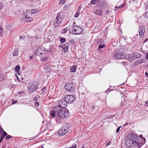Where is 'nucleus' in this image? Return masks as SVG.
<instances>
[{
  "label": "nucleus",
  "instance_id": "1",
  "mask_svg": "<svg viewBox=\"0 0 148 148\" xmlns=\"http://www.w3.org/2000/svg\"><path fill=\"white\" fill-rule=\"evenodd\" d=\"M67 103L64 99L60 100L59 106L53 107V110L50 112L49 117L54 118L58 123H60L63 119L69 117V112L65 108Z\"/></svg>",
  "mask_w": 148,
  "mask_h": 148
},
{
  "label": "nucleus",
  "instance_id": "2",
  "mask_svg": "<svg viewBox=\"0 0 148 148\" xmlns=\"http://www.w3.org/2000/svg\"><path fill=\"white\" fill-rule=\"evenodd\" d=\"M127 139L126 140L125 144L127 146L138 148H140L142 146V145L140 143L136 141L138 137L135 134H130L127 136Z\"/></svg>",
  "mask_w": 148,
  "mask_h": 148
},
{
  "label": "nucleus",
  "instance_id": "3",
  "mask_svg": "<svg viewBox=\"0 0 148 148\" xmlns=\"http://www.w3.org/2000/svg\"><path fill=\"white\" fill-rule=\"evenodd\" d=\"M46 52V50L42 46L37 47L34 51L35 55L40 56V59L43 62L47 60V56L45 54Z\"/></svg>",
  "mask_w": 148,
  "mask_h": 148
},
{
  "label": "nucleus",
  "instance_id": "4",
  "mask_svg": "<svg viewBox=\"0 0 148 148\" xmlns=\"http://www.w3.org/2000/svg\"><path fill=\"white\" fill-rule=\"evenodd\" d=\"M130 57V54H126L124 52H123L122 49H121L113 56V57L115 59L119 58L127 59Z\"/></svg>",
  "mask_w": 148,
  "mask_h": 148
},
{
  "label": "nucleus",
  "instance_id": "5",
  "mask_svg": "<svg viewBox=\"0 0 148 148\" xmlns=\"http://www.w3.org/2000/svg\"><path fill=\"white\" fill-rule=\"evenodd\" d=\"M72 32L73 34L75 35L80 34L82 32L81 27L75 25V22H74L72 25Z\"/></svg>",
  "mask_w": 148,
  "mask_h": 148
},
{
  "label": "nucleus",
  "instance_id": "6",
  "mask_svg": "<svg viewBox=\"0 0 148 148\" xmlns=\"http://www.w3.org/2000/svg\"><path fill=\"white\" fill-rule=\"evenodd\" d=\"M65 88L66 91L70 93L74 92L75 90V87L72 82L66 83L65 86Z\"/></svg>",
  "mask_w": 148,
  "mask_h": 148
},
{
  "label": "nucleus",
  "instance_id": "7",
  "mask_svg": "<svg viewBox=\"0 0 148 148\" xmlns=\"http://www.w3.org/2000/svg\"><path fill=\"white\" fill-rule=\"evenodd\" d=\"M68 132V125L67 124L63 125L58 132V134L60 136H62L66 134Z\"/></svg>",
  "mask_w": 148,
  "mask_h": 148
},
{
  "label": "nucleus",
  "instance_id": "8",
  "mask_svg": "<svg viewBox=\"0 0 148 148\" xmlns=\"http://www.w3.org/2000/svg\"><path fill=\"white\" fill-rule=\"evenodd\" d=\"M61 12L58 13L56 16V21L54 22V25L55 27H57L61 23L63 19V17L62 16Z\"/></svg>",
  "mask_w": 148,
  "mask_h": 148
},
{
  "label": "nucleus",
  "instance_id": "9",
  "mask_svg": "<svg viewBox=\"0 0 148 148\" xmlns=\"http://www.w3.org/2000/svg\"><path fill=\"white\" fill-rule=\"evenodd\" d=\"M64 99L68 103H71L75 100L74 96L72 95H68L65 96Z\"/></svg>",
  "mask_w": 148,
  "mask_h": 148
},
{
  "label": "nucleus",
  "instance_id": "10",
  "mask_svg": "<svg viewBox=\"0 0 148 148\" xmlns=\"http://www.w3.org/2000/svg\"><path fill=\"white\" fill-rule=\"evenodd\" d=\"M22 21L23 22L27 21V22H31L33 20L32 17L29 16L27 15L25 13V14H24L23 16L21 18Z\"/></svg>",
  "mask_w": 148,
  "mask_h": 148
},
{
  "label": "nucleus",
  "instance_id": "11",
  "mask_svg": "<svg viewBox=\"0 0 148 148\" xmlns=\"http://www.w3.org/2000/svg\"><path fill=\"white\" fill-rule=\"evenodd\" d=\"M37 84L36 82L32 83L30 86L28 87V90L30 92L34 91L37 88Z\"/></svg>",
  "mask_w": 148,
  "mask_h": 148
},
{
  "label": "nucleus",
  "instance_id": "12",
  "mask_svg": "<svg viewBox=\"0 0 148 148\" xmlns=\"http://www.w3.org/2000/svg\"><path fill=\"white\" fill-rule=\"evenodd\" d=\"M107 5V3L105 0L102 1L98 3L99 7L101 8L103 7H106Z\"/></svg>",
  "mask_w": 148,
  "mask_h": 148
},
{
  "label": "nucleus",
  "instance_id": "13",
  "mask_svg": "<svg viewBox=\"0 0 148 148\" xmlns=\"http://www.w3.org/2000/svg\"><path fill=\"white\" fill-rule=\"evenodd\" d=\"M93 12L96 15L101 16L102 15L103 11L100 10L96 9L94 10Z\"/></svg>",
  "mask_w": 148,
  "mask_h": 148
},
{
  "label": "nucleus",
  "instance_id": "14",
  "mask_svg": "<svg viewBox=\"0 0 148 148\" xmlns=\"http://www.w3.org/2000/svg\"><path fill=\"white\" fill-rule=\"evenodd\" d=\"M62 48L64 52H67L68 49V45L67 44H65L64 45H62Z\"/></svg>",
  "mask_w": 148,
  "mask_h": 148
},
{
  "label": "nucleus",
  "instance_id": "15",
  "mask_svg": "<svg viewBox=\"0 0 148 148\" xmlns=\"http://www.w3.org/2000/svg\"><path fill=\"white\" fill-rule=\"evenodd\" d=\"M145 32V30L144 28H141L139 31V36L140 38H141Z\"/></svg>",
  "mask_w": 148,
  "mask_h": 148
},
{
  "label": "nucleus",
  "instance_id": "16",
  "mask_svg": "<svg viewBox=\"0 0 148 148\" xmlns=\"http://www.w3.org/2000/svg\"><path fill=\"white\" fill-rule=\"evenodd\" d=\"M139 137L142 140L141 142V143H140L141 144L142 146L145 143L146 141V139L145 138L143 137L142 135H139Z\"/></svg>",
  "mask_w": 148,
  "mask_h": 148
},
{
  "label": "nucleus",
  "instance_id": "17",
  "mask_svg": "<svg viewBox=\"0 0 148 148\" xmlns=\"http://www.w3.org/2000/svg\"><path fill=\"white\" fill-rule=\"evenodd\" d=\"M77 68V66H73L70 68V71L71 72H75Z\"/></svg>",
  "mask_w": 148,
  "mask_h": 148
},
{
  "label": "nucleus",
  "instance_id": "18",
  "mask_svg": "<svg viewBox=\"0 0 148 148\" xmlns=\"http://www.w3.org/2000/svg\"><path fill=\"white\" fill-rule=\"evenodd\" d=\"M18 54V50L17 49H14L13 53L14 56H16Z\"/></svg>",
  "mask_w": 148,
  "mask_h": 148
},
{
  "label": "nucleus",
  "instance_id": "19",
  "mask_svg": "<svg viewBox=\"0 0 148 148\" xmlns=\"http://www.w3.org/2000/svg\"><path fill=\"white\" fill-rule=\"evenodd\" d=\"M20 67L19 66H17L15 68V71L17 73H18L19 72Z\"/></svg>",
  "mask_w": 148,
  "mask_h": 148
},
{
  "label": "nucleus",
  "instance_id": "20",
  "mask_svg": "<svg viewBox=\"0 0 148 148\" xmlns=\"http://www.w3.org/2000/svg\"><path fill=\"white\" fill-rule=\"evenodd\" d=\"M50 67L49 64H47L46 65L44 66H43V69L45 70H48L49 69Z\"/></svg>",
  "mask_w": 148,
  "mask_h": 148
},
{
  "label": "nucleus",
  "instance_id": "21",
  "mask_svg": "<svg viewBox=\"0 0 148 148\" xmlns=\"http://www.w3.org/2000/svg\"><path fill=\"white\" fill-rule=\"evenodd\" d=\"M125 5V4L123 3L122 4H121V5L118 6H115V8H116V9H121L122 8H123L124 6Z\"/></svg>",
  "mask_w": 148,
  "mask_h": 148
},
{
  "label": "nucleus",
  "instance_id": "22",
  "mask_svg": "<svg viewBox=\"0 0 148 148\" xmlns=\"http://www.w3.org/2000/svg\"><path fill=\"white\" fill-rule=\"evenodd\" d=\"M38 12V10L36 9L32 10L31 11V12L32 14H34L37 13Z\"/></svg>",
  "mask_w": 148,
  "mask_h": 148
},
{
  "label": "nucleus",
  "instance_id": "23",
  "mask_svg": "<svg viewBox=\"0 0 148 148\" xmlns=\"http://www.w3.org/2000/svg\"><path fill=\"white\" fill-rule=\"evenodd\" d=\"M105 46H106L105 45H100L98 47V50H100L102 48L105 47Z\"/></svg>",
  "mask_w": 148,
  "mask_h": 148
},
{
  "label": "nucleus",
  "instance_id": "24",
  "mask_svg": "<svg viewBox=\"0 0 148 148\" xmlns=\"http://www.w3.org/2000/svg\"><path fill=\"white\" fill-rule=\"evenodd\" d=\"M60 41L61 43H63L65 41V38H61L60 39Z\"/></svg>",
  "mask_w": 148,
  "mask_h": 148
},
{
  "label": "nucleus",
  "instance_id": "25",
  "mask_svg": "<svg viewBox=\"0 0 148 148\" xmlns=\"http://www.w3.org/2000/svg\"><path fill=\"white\" fill-rule=\"evenodd\" d=\"M98 2L97 0H92L91 3L92 5H94L97 3Z\"/></svg>",
  "mask_w": 148,
  "mask_h": 148
},
{
  "label": "nucleus",
  "instance_id": "26",
  "mask_svg": "<svg viewBox=\"0 0 148 148\" xmlns=\"http://www.w3.org/2000/svg\"><path fill=\"white\" fill-rule=\"evenodd\" d=\"M77 147V145L75 144H74L71 146V147H67L66 148H76Z\"/></svg>",
  "mask_w": 148,
  "mask_h": 148
},
{
  "label": "nucleus",
  "instance_id": "27",
  "mask_svg": "<svg viewBox=\"0 0 148 148\" xmlns=\"http://www.w3.org/2000/svg\"><path fill=\"white\" fill-rule=\"evenodd\" d=\"M60 2H59V4H63L65 2V0H59Z\"/></svg>",
  "mask_w": 148,
  "mask_h": 148
},
{
  "label": "nucleus",
  "instance_id": "28",
  "mask_svg": "<svg viewBox=\"0 0 148 148\" xmlns=\"http://www.w3.org/2000/svg\"><path fill=\"white\" fill-rule=\"evenodd\" d=\"M79 14V12H77L74 15V17L75 18H77L78 17Z\"/></svg>",
  "mask_w": 148,
  "mask_h": 148
},
{
  "label": "nucleus",
  "instance_id": "29",
  "mask_svg": "<svg viewBox=\"0 0 148 148\" xmlns=\"http://www.w3.org/2000/svg\"><path fill=\"white\" fill-rule=\"evenodd\" d=\"M4 7V5L2 3L0 2V10L2 9Z\"/></svg>",
  "mask_w": 148,
  "mask_h": 148
},
{
  "label": "nucleus",
  "instance_id": "30",
  "mask_svg": "<svg viewBox=\"0 0 148 148\" xmlns=\"http://www.w3.org/2000/svg\"><path fill=\"white\" fill-rule=\"evenodd\" d=\"M4 78V76L1 74H0V81H2Z\"/></svg>",
  "mask_w": 148,
  "mask_h": 148
},
{
  "label": "nucleus",
  "instance_id": "31",
  "mask_svg": "<svg viewBox=\"0 0 148 148\" xmlns=\"http://www.w3.org/2000/svg\"><path fill=\"white\" fill-rule=\"evenodd\" d=\"M67 28H65L63 29V34H65L66 33L67 31Z\"/></svg>",
  "mask_w": 148,
  "mask_h": 148
},
{
  "label": "nucleus",
  "instance_id": "32",
  "mask_svg": "<svg viewBox=\"0 0 148 148\" xmlns=\"http://www.w3.org/2000/svg\"><path fill=\"white\" fill-rule=\"evenodd\" d=\"M3 132H4V130L2 127H0V134H2Z\"/></svg>",
  "mask_w": 148,
  "mask_h": 148
},
{
  "label": "nucleus",
  "instance_id": "33",
  "mask_svg": "<svg viewBox=\"0 0 148 148\" xmlns=\"http://www.w3.org/2000/svg\"><path fill=\"white\" fill-rule=\"evenodd\" d=\"M33 99L35 101H37L38 100L37 97L36 96H35V97H33Z\"/></svg>",
  "mask_w": 148,
  "mask_h": 148
},
{
  "label": "nucleus",
  "instance_id": "34",
  "mask_svg": "<svg viewBox=\"0 0 148 148\" xmlns=\"http://www.w3.org/2000/svg\"><path fill=\"white\" fill-rule=\"evenodd\" d=\"M81 8H82V7H81V6L79 5V8H78V9L77 10V12H79L80 11V10H81Z\"/></svg>",
  "mask_w": 148,
  "mask_h": 148
},
{
  "label": "nucleus",
  "instance_id": "35",
  "mask_svg": "<svg viewBox=\"0 0 148 148\" xmlns=\"http://www.w3.org/2000/svg\"><path fill=\"white\" fill-rule=\"evenodd\" d=\"M17 102V101L16 100H13L12 101V103L13 104H15Z\"/></svg>",
  "mask_w": 148,
  "mask_h": 148
},
{
  "label": "nucleus",
  "instance_id": "36",
  "mask_svg": "<svg viewBox=\"0 0 148 148\" xmlns=\"http://www.w3.org/2000/svg\"><path fill=\"white\" fill-rule=\"evenodd\" d=\"M12 136H10L9 135H8L6 137V139H9Z\"/></svg>",
  "mask_w": 148,
  "mask_h": 148
},
{
  "label": "nucleus",
  "instance_id": "37",
  "mask_svg": "<svg viewBox=\"0 0 148 148\" xmlns=\"http://www.w3.org/2000/svg\"><path fill=\"white\" fill-rule=\"evenodd\" d=\"M46 87H43L41 89V90L42 92H44L46 90Z\"/></svg>",
  "mask_w": 148,
  "mask_h": 148
},
{
  "label": "nucleus",
  "instance_id": "38",
  "mask_svg": "<svg viewBox=\"0 0 148 148\" xmlns=\"http://www.w3.org/2000/svg\"><path fill=\"white\" fill-rule=\"evenodd\" d=\"M145 17L148 18V11H147L145 15Z\"/></svg>",
  "mask_w": 148,
  "mask_h": 148
},
{
  "label": "nucleus",
  "instance_id": "39",
  "mask_svg": "<svg viewBox=\"0 0 148 148\" xmlns=\"http://www.w3.org/2000/svg\"><path fill=\"white\" fill-rule=\"evenodd\" d=\"M35 106L36 107H38L39 106V103L37 102H36L35 103Z\"/></svg>",
  "mask_w": 148,
  "mask_h": 148
},
{
  "label": "nucleus",
  "instance_id": "40",
  "mask_svg": "<svg viewBox=\"0 0 148 148\" xmlns=\"http://www.w3.org/2000/svg\"><path fill=\"white\" fill-rule=\"evenodd\" d=\"M2 32V28L0 26V36L1 35V32Z\"/></svg>",
  "mask_w": 148,
  "mask_h": 148
},
{
  "label": "nucleus",
  "instance_id": "41",
  "mask_svg": "<svg viewBox=\"0 0 148 148\" xmlns=\"http://www.w3.org/2000/svg\"><path fill=\"white\" fill-rule=\"evenodd\" d=\"M121 127V126L119 127L116 130V132L117 133H118L119 130H120V128Z\"/></svg>",
  "mask_w": 148,
  "mask_h": 148
},
{
  "label": "nucleus",
  "instance_id": "42",
  "mask_svg": "<svg viewBox=\"0 0 148 148\" xmlns=\"http://www.w3.org/2000/svg\"><path fill=\"white\" fill-rule=\"evenodd\" d=\"M3 132V134H2V135L4 136H6L7 134V133H6V132L4 131V132Z\"/></svg>",
  "mask_w": 148,
  "mask_h": 148
},
{
  "label": "nucleus",
  "instance_id": "43",
  "mask_svg": "<svg viewBox=\"0 0 148 148\" xmlns=\"http://www.w3.org/2000/svg\"><path fill=\"white\" fill-rule=\"evenodd\" d=\"M111 90L110 89H108L106 91V93H107V94L110 91H111Z\"/></svg>",
  "mask_w": 148,
  "mask_h": 148
},
{
  "label": "nucleus",
  "instance_id": "44",
  "mask_svg": "<svg viewBox=\"0 0 148 148\" xmlns=\"http://www.w3.org/2000/svg\"><path fill=\"white\" fill-rule=\"evenodd\" d=\"M109 13V10H107L106 12H105V14L106 15H107Z\"/></svg>",
  "mask_w": 148,
  "mask_h": 148
},
{
  "label": "nucleus",
  "instance_id": "45",
  "mask_svg": "<svg viewBox=\"0 0 148 148\" xmlns=\"http://www.w3.org/2000/svg\"><path fill=\"white\" fill-rule=\"evenodd\" d=\"M5 137V136H3L2 135L1 136L0 138H1L2 139H3Z\"/></svg>",
  "mask_w": 148,
  "mask_h": 148
},
{
  "label": "nucleus",
  "instance_id": "46",
  "mask_svg": "<svg viewBox=\"0 0 148 148\" xmlns=\"http://www.w3.org/2000/svg\"><path fill=\"white\" fill-rule=\"evenodd\" d=\"M111 142H109L108 143L106 144V146H108V145H109L111 144Z\"/></svg>",
  "mask_w": 148,
  "mask_h": 148
},
{
  "label": "nucleus",
  "instance_id": "47",
  "mask_svg": "<svg viewBox=\"0 0 148 148\" xmlns=\"http://www.w3.org/2000/svg\"><path fill=\"white\" fill-rule=\"evenodd\" d=\"M145 104L147 106H148V100H147L146 101Z\"/></svg>",
  "mask_w": 148,
  "mask_h": 148
},
{
  "label": "nucleus",
  "instance_id": "48",
  "mask_svg": "<svg viewBox=\"0 0 148 148\" xmlns=\"http://www.w3.org/2000/svg\"><path fill=\"white\" fill-rule=\"evenodd\" d=\"M146 58L147 60L148 59V53H146Z\"/></svg>",
  "mask_w": 148,
  "mask_h": 148
},
{
  "label": "nucleus",
  "instance_id": "49",
  "mask_svg": "<svg viewBox=\"0 0 148 148\" xmlns=\"http://www.w3.org/2000/svg\"><path fill=\"white\" fill-rule=\"evenodd\" d=\"M145 75L147 76V77H148V73L147 72H145Z\"/></svg>",
  "mask_w": 148,
  "mask_h": 148
},
{
  "label": "nucleus",
  "instance_id": "50",
  "mask_svg": "<svg viewBox=\"0 0 148 148\" xmlns=\"http://www.w3.org/2000/svg\"><path fill=\"white\" fill-rule=\"evenodd\" d=\"M128 60H129V61L130 62L132 61V58H130Z\"/></svg>",
  "mask_w": 148,
  "mask_h": 148
},
{
  "label": "nucleus",
  "instance_id": "51",
  "mask_svg": "<svg viewBox=\"0 0 148 148\" xmlns=\"http://www.w3.org/2000/svg\"><path fill=\"white\" fill-rule=\"evenodd\" d=\"M29 58H30V59H32V58H33V56H30Z\"/></svg>",
  "mask_w": 148,
  "mask_h": 148
},
{
  "label": "nucleus",
  "instance_id": "52",
  "mask_svg": "<svg viewBox=\"0 0 148 148\" xmlns=\"http://www.w3.org/2000/svg\"><path fill=\"white\" fill-rule=\"evenodd\" d=\"M147 39H146L144 41V42L145 43V42H146V41H147Z\"/></svg>",
  "mask_w": 148,
  "mask_h": 148
},
{
  "label": "nucleus",
  "instance_id": "53",
  "mask_svg": "<svg viewBox=\"0 0 148 148\" xmlns=\"http://www.w3.org/2000/svg\"><path fill=\"white\" fill-rule=\"evenodd\" d=\"M3 139L1 138H0V143L2 141Z\"/></svg>",
  "mask_w": 148,
  "mask_h": 148
},
{
  "label": "nucleus",
  "instance_id": "54",
  "mask_svg": "<svg viewBox=\"0 0 148 148\" xmlns=\"http://www.w3.org/2000/svg\"><path fill=\"white\" fill-rule=\"evenodd\" d=\"M82 148H84V145H83L82 146Z\"/></svg>",
  "mask_w": 148,
  "mask_h": 148
},
{
  "label": "nucleus",
  "instance_id": "55",
  "mask_svg": "<svg viewBox=\"0 0 148 148\" xmlns=\"http://www.w3.org/2000/svg\"><path fill=\"white\" fill-rule=\"evenodd\" d=\"M147 8H148V6H146V9H147Z\"/></svg>",
  "mask_w": 148,
  "mask_h": 148
},
{
  "label": "nucleus",
  "instance_id": "56",
  "mask_svg": "<svg viewBox=\"0 0 148 148\" xmlns=\"http://www.w3.org/2000/svg\"><path fill=\"white\" fill-rule=\"evenodd\" d=\"M21 92H19V93L20 94H21Z\"/></svg>",
  "mask_w": 148,
  "mask_h": 148
},
{
  "label": "nucleus",
  "instance_id": "57",
  "mask_svg": "<svg viewBox=\"0 0 148 148\" xmlns=\"http://www.w3.org/2000/svg\"><path fill=\"white\" fill-rule=\"evenodd\" d=\"M41 147H42V148H44V147L42 146Z\"/></svg>",
  "mask_w": 148,
  "mask_h": 148
},
{
  "label": "nucleus",
  "instance_id": "58",
  "mask_svg": "<svg viewBox=\"0 0 148 148\" xmlns=\"http://www.w3.org/2000/svg\"><path fill=\"white\" fill-rule=\"evenodd\" d=\"M21 37H20V38H21Z\"/></svg>",
  "mask_w": 148,
  "mask_h": 148
}]
</instances>
